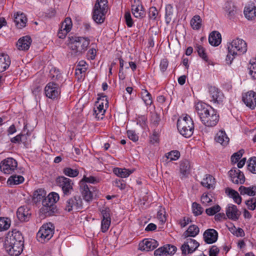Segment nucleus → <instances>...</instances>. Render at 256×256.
<instances>
[{"mask_svg": "<svg viewBox=\"0 0 256 256\" xmlns=\"http://www.w3.org/2000/svg\"><path fill=\"white\" fill-rule=\"evenodd\" d=\"M218 120V114L214 110H212L210 112H209L206 116L201 120V122L206 126L213 127L217 124Z\"/></svg>", "mask_w": 256, "mask_h": 256, "instance_id": "nucleus-14", "label": "nucleus"}, {"mask_svg": "<svg viewBox=\"0 0 256 256\" xmlns=\"http://www.w3.org/2000/svg\"><path fill=\"white\" fill-rule=\"evenodd\" d=\"M190 162L188 160H182L180 164V170L182 177H187L190 174Z\"/></svg>", "mask_w": 256, "mask_h": 256, "instance_id": "nucleus-27", "label": "nucleus"}, {"mask_svg": "<svg viewBox=\"0 0 256 256\" xmlns=\"http://www.w3.org/2000/svg\"><path fill=\"white\" fill-rule=\"evenodd\" d=\"M24 181V178L22 176L14 175L11 176L8 180V183L10 185H18L22 183Z\"/></svg>", "mask_w": 256, "mask_h": 256, "instance_id": "nucleus-41", "label": "nucleus"}, {"mask_svg": "<svg viewBox=\"0 0 256 256\" xmlns=\"http://www.w3.org/2000/svg\"><path fill=\"white\" fill-rule=\"evenodd\" d=\"M166 156L170 160H176L180 156V153L178 150H172L166 154Z\"/></svg>", "mask_w": 256, "mask_h": 256, "instance_id": "nucleus-56", "label": "nucleus"}, {"mask_svg": "<svg viewBox=\"0 0 256 256\" xmlns=\"http://www.w3.org/2000/svg\"><path fill=\"white\" fill-rule=\"evenodd\" d=\"M132 12L134 17L138 18H142L145 16V12L142 6H132Z\"/></svg>", "mask_w": 256, "mask_h": 256, "instance_id": "nucleus-36", "label": "nucleus"}, {"mask_svg": "<svg viewBox=\"0 0 256 256\" xmlns=\"http://www.w3.org/2000/svg\"><path fill=\"white\" fill-rule=\"evenodd\" d=\"M58 200V194L56 192H52L48 194V196L45 197L43 200H46L47 202H50L51 204H56V203Z\"/></svg>", "mask_w": 256, "mask_h": 256, "instance_id": "nucleus-46", "label": "nucleus"}, {"mask_svg": "<svg viewBox=\"0 0 256 256\" xmlns=\"http://www.w3.org/2000/svg\"><path fill=\"white\" fill-rule=\"evenodd\" d=\"M192 222L190 218L188 216H184L178 220V224L181 228H184L190 222Z\"/></svg>", "mask_w": 256, "mask_h": 256, "instance_id": "nucleus-64", "label": "nucleus"}, {"mask_svg": "<svg viewBox=\"0 0 256 256\" xmlns=\"http://www.w3.org/2000/svg\"><path fill=\"white\" fill-rule=\"evenodd\" d=\"M194 122L188 114L180 118L177 120V128H194Z\"/></svg>", "mask_w": 256, "mask_h": 256, "instance_id": "nucleus-19", "label": "nucleus"}, {"mask_svg": "<svg viewBox=\"0 0 256 256\" xmlns=\"http://www.w3.org/2000/svg\"><path fill=\"white\" fill-rule=\"evenodd\" d=\"M246 204L250 210H254L256 208V198H252L250 200L246 201Z\"/></svg>", "mask_w": 256, "mask_h": 256, "instance_id": "nucleus-63", "label": "nucleus"}, {"mask_svg": "<svg viewBox=\"0 0 256 256\" xmlns=\"http://www.w3.org/2000/svg\"><path fill=\"white\" fill-rule=\"evenodd\" d=\"M10 60L9 56L4 54H0V72L5 71L10 66Z\"/></svg>", "mask_w": 256, "mask_h": 256, "instance_id": "nucleus-31", "label": "nucleus"}, {"mask_svg": "<svg viewBox=\"0 0 256 256\" xmlns=\"http://www.w3.org/2000/svg\"><path fill=\"white\" fill-rule=\"evenodd\" d=\"M202 20L198 15L194 16L190 20V25L194 30H198L202 26Z\"/></svg>", "mask_w": 256, "mask_h": 256, "instance_id": "nucleus-40", "label": "nucleus"}, {"mask_svg": "<svg viewBox=\"0 0 256 256\" xmlns=\"http://www.w3.org/2000/svg\"><path fill=\"white\" fill-rule=\"evenodd\" d=\"M24 246V242L20 244V246L16 248L15 245L12 246V248L9 249L10 248H5L6 252L11 256H18L23 251Z\"/></svg>", "mask_w": 256, "mask_h": 256, "instance_id": "nucleus-34", "label": "nucleus"}, {"mask_svg": "<svg viewBox=\"0 0 256 256\" xmlns=\"http://www.w3.org/2000/svg\"><path fill=\"white\" fill-rule=\"evenodd\" d=\"M32 40L29 36L20 38L16 43L18 48L20 50H27L29 49Z\"/></svg>", "mask_w": 256, "mask_h": 256, "instance_id": "nucleus-23", "label": "nucleus"}, {"mask_svg": "<svg viewBox=\"0 0 256 256\" xmlns=\"http://www.w3.org/2000/svg\"><path fill=\"white\" fill-rule=\"evenodd\" d=\"M110 210L109 208H105L101 212L102 219L101 222V230L106 232L108 230L111 223Z\"/></svg>", "mask_w": 256, "mask_h": 256, "instance_id": "nucleus-16", "label": "nucleus"}, {"mask_svg": "<svg viewBox=\"0 0 256 256\" xmlns=\"http://www.w3.org/2000/svg\"><path fill=\"white\" fill-rule=\"evenodd\" d=\"M173 15V7L170 4H167L166 6L165 19L167 24H169L172 20Z\"/></svg>", "mask_w": 256, "mask_h": 256, "instance_id": "nucleus-43", "label": "nucleus"}, {"mask_svg": "<svg viewBox=\"0 0 256 256\" xmlns=\"http://www.w3.org/2000/svg\"><path fill=\"white\" fill-rule=\"evenodd\" d=\"M194 129H178L180 134L186 138L190 137L194 132Z\"/></svg>", "mask_w": 256, "mask_h": 256, "instance_id": "nucleus-60", "label": "nucleus"}, {"mask_svg": "<svg viewBox=\"0 0 256 256\" xmlns=\"http://www.w3.org/2000/svg\"><path fill=\"white\" fill-rule=\"evenodd\" d=\"M238 191L242 195L248 194L250 196H254L256 194V186H252L246 188L242 186L239 188Z\"/></svg>", "mask_w": 256, "mask_h": 256, "instance_id": "nucleus-37", "label": "nucleus"}, {"mask_svg": "<svg viewBox=\"0 0 256 256\" xmlns=\"http://www.w3.org/2000/svg\"><path fill=\"white\" fill-rule=\"evenodd\" d=\"M17 217L22 222L28 221L30 216V210L27 207L20 206L16 212Z\"/></svg>", "mask_w": 256, "mask_h": 256, "instance_id": "nucleus-26", "label": "nucleus"}, {"mask_svg": "<svg viewBox=\"0 0 256 256\" xmlns=\"http://www.w3.org/2000/svg\"><path fill=\"white\" fill-rule=\"evenodd\" d=\"M221 210L220 206L218 205H215L206 210V212L208 216H213L218 212Z\"/></svg>", "mask_w": 256, "mask_h": 256, "instance_id": "nucleus-50", "label": "nucleus"}, {"mask_svg": "<svg viewBox=\"0 0 256 256\" xmlns=\"http://www.w3.org/2000/svg\"><path fill=\"white\" fill-rule=\"evenodd\" d=\"M137 125L142 128L147 126V118L144 116H138L136 120Z\"/></svg>", "mask_w": 256, "mask_h": 256, "instance_id": "nucleus-58", "label": "nucleus"}, {"mask_svg": "<svg viewBox=\"0 0 256 256\" xmlns=\"http://www.w3.org/2000/svg\"><path fill=\"white\" fill-rule=\"evenodd\" d=\"M232 182L236 184H243L245 182L244 174L236 168H233L228 172Z\"/></svg>", "mask_w": 256, "mask_h": 256, "instance_id": "nucleus-12", "label": "nucleus"}, {"mask_svg": "<svg viewBox=\"0 0 256 256\" xmlns=\"http://www.w3.org/2000/svg\"><path fill=\"white\" fill-rule=\"evenodd\" d=\"M200 184L208 189H214L215 187V178L210 174H206Z\"/></svg>", "mask_w": 256, "mask_h": 256, "instance_id": "nucleus-28", "label": "nucleus"}, {"mask_svg": "<svg viewBox=\"0 0 256 256\" xmlns=\"http://www.w3.org/2000/svg\"><path fill=\"white\" fill-rule=\"evenodd\" d=\"M18 162L12 158H8L2 160L0 163V170L6 174L12 173L17 168Z\"/></svg>", "mask_w": 256, "mask_h": 256, "instance_id": "nucleus-9", "label": "nucleus"}, {"mask_svg": "<svg viewBox=\"0 0 256 256\" xmlns=\"http://www.w3.org/2000/svg\"><path fill=\"white\" fill-rule=\"evenodd\" d=\"M54 230V226L52 223L44 224L36 234L38 240L41 243L48 242L53 236Z\"/></svg>", "mask_w": 256, "mask_h": 256, "instance_id": "nucleus-4", "label": "nucleus"}, {"mask_svg": "<svg viewBox=\"0 0 256 256\" xmlns=\"http://www.w3.org/2000/svg\"><path fill=\"white\" fill-rule=\"evenodd\" d=\"M248 169L251 172L256 174V157L254 156L250 159Z\"/></svg>", "mask_w": 256, "mask_h": 256, "instance_id": "nucleus-49", "label": "nucleus"}, {"mask_svg": "<svg viewBox=\"0 0 256 256\" xmlns=\"http://www.w3.org/2000/svg\"><path fill=\"white\" fill-rule=\"evenodd\" d=\"M212 196L211 194L204 192V193L200 198V201L202 204L204 206H209L212 204Z\"/></svg>", "mask_w": 256, "mask_h": 256, "instance_id": "nucleus-42", "label": "nucleus"}, {"mask_svg": "<svg viewBox=\"0 0 256 256\" xmlns=\"http://www.w3.org/2000/svg\"><path fill=\"white\" fill-rule=\"evenodd\" d=\"M228 48L232 56L241 55L246 52L247 44L243 40L237 38L229 44Z\"/></svg>", "mask_w": 256, "mask_h": 256, "instance_id": "nucleus-5", "label": "nucleus"}, {"mask_svg": "<svg viewBox=\"0 0 256 256\" xmlns=\"http://www.w3.org/2000/svg\"><path fill=\"white\" fill-rule=\"evenodd\" d=\"M242 101L246 105L252 109L256 106V93L250 90L242 95Z\"/></svg>", "mask_w": 256, "mask_h": 256, "instance_id": "nucleus-18", "label": "nucleus"}, {"mask_svg": "<svg viewBox=\"0 0 256 256\" xmlns=\"http://www.w3.org/2000/svg\"><path fill=\"white\" fill-rule=\"evenodd\" d=\"M42 207L40 209V213L44 216H49L53 215L56 211V205L47 202L46 200H42Z\"/></svg>", "mask_w": 256, "mask_h": 256, "instance_id": "nucleus-17", "label": "nucleus"}, {"mask_svg": "<svg viewBox=\"0 0 256 256\" xmlns=\"http://www.w3.org/2000/svg\"><path fill=\"white\" fill-rule=\"evenodd\" d=\"M127 134L128 138L133 142H136L138 140V135L132 130H128L127 131Z\"/></svg>", "mask_w": 256, "mask_h": 256, "instance_id": "nucleus-61", "label": "nucleus"}, {"mask_svg": "<svg viewBox=\"0 0 256 256\" xmlns=\"http://www.w3.org/2000/svg\"><path fill=\"white\" fill-rule=\"evenodd\" d=\"M222 41L220 34L216 31L210 33L208 38L209 43L213 46H218Z\"/></svg>", "mask_w": 256, "mask_h": 256, "instance_id": "nucleus-30", "label": "nucleus"}, {"mask_svg": "<svg viewBox=\"0 0 256 256\" xmlns=\"http://www.w3.org/2000/svg\"><path fill=\"white\" fill-rule=\"evenodd\" d=\"M68 46L72 55L78 56L82 55L87 50L90 43L88 37L72 36L69 38Z\"/></svg>", "mask_w": 256, "mask_h": 256, "instance_id": "nucleus-1", "label": "nucleus"}, {"mask_svg": "<svg viewBox=\"0 0 256 256\" xmlns=\"http://www.w3.org/2000/svg\"><path fill=\"white\" fill-rule=\"evenodd\" d=\"M56 182L61 188L64 195H70L73 190L74 183L72 180L64 176H58Z\"/></svg>", "mask_w": 256, "mask_h": 256, "instance_id": "nucleus-8", "label": "nucleus"}, {"mask_svg": "<svg viewBox=\"0 0 256 256\" xmlns=\"http://www.w3.org/2000/svg\"><path fill=\"white\" fill-rule=\"evenodd\" d=\"M196 110L200 120L203 119L212 110V106L202 102H199L195 105Z\"/></svg>", "mask_w": 256, "mask_h": 256, "instance_id": "nucleus-15", "label": "nucleus"}, {"mask_svg": "<svg viewBox=\"0 0 256 256\" xmlns=\"http://www.w3.org/2000/svg\"><path fill=\"white\" fill-rule=\"evenodd\" d=\"M244 151L243 150H239L238 152H235L231 156V162L233 164L238 162L239 160L242 156Z\"/></svg>", "mask_w": 256, "mask_h": 256, "instance_id": "nucleus-59", "label": "nucleus"}, {"mask_svg": "<svg viewBox=\"0 0 256 256\" xmlns=\"http://www.w3.org/2000/svg\"><path fill=\"white\" fill-rule=\"evenodd\" d=\"M124 18L127 26L129 28L132 27L133 26L134 22L130 12H125Z\"/></svg>", "mask_w": 256, "mask_h": 256, "instance_id": "nucleus-62", "label": "nucleus"}, {"mask_svg": "<svg viewBox=\"0 0 256 256\" xmlns=\"http://www.w3.org/2000/svg\"><path fill=\"white\" fill-rule=\"evenodd\" d=\"M44 92L48 98L54 100L57 99L61 92L60 85L56 82H50L45 86Z\"/></svg>", "mask_w": 256, "mask_h": 256, "instance_id": "nucleus-7", "label": "nucleus"}, {"mask_svg": "<svg viewBox=\"0 0 256 256\" xmlns=\"http://www.w3.org/2000/svg\"><path fill=\"white\" fill-rule=\"evenodd\" d=\"M113 172L117 176L124 178L128 177L132 173V171L128 169L118 168H114Z\"/></svg>", "mask_w": 256, "mask_h": 256, "instance_id": "nucleus-38", "label": "nucleus"}, {"mask_svg": "<svg viewBox=\"0 0 256 256\" xmlns=\"http://www.w3.org/2000/svg\"><path fill=\"white\" fill-rule=\"evenodd\" d=\"M240 214L236 206L229 204L226 209V215L228 218L233 220H236Z\"/></svg>", "mask_w": 256, "mask_h": 256, "instance_id": "nucleus-21", "label": "nucleus"}, {"mask_svg": "<svg viewBox=\"0 0 256 256\" xmlns=\"http://www.w3.org/2000/svg\"><path fill=\"white\" fill-rule=\"evenodd\" d=\"M62 172L66 176L70 178H75L79 174V171L78 169H73L69 167L64 168Z\"/></svg>", "mask_w": 256, "mask_h": 256, "instance_id": "nucleus-44", "label": "nucleus"}, {"mask_svg": "<svg viewBox=\"0 0 256 256\" xmlns=\"http://www.w3.org/2000/svg\"><path fill=\"white\" fill-rule=\"evenodd\" d=\"M107 0H97L92 11V19L98 24L103 23L108 12Z\"/></svg>", "mask_w": 256, "mask_h": 256, "instance_id": "nucleus-2", "label": "nucleus"}, {"mask_svg": "<svg viewBox=\"0 0 256 256\" xmlns=\"http://www.w3.org/2000/svg\"><path fill=\"white\" fill-rule=\"evenodd\" d=\"M24 242L22 234L18 231L9 232L6 234L4 241V248H12V246L15 245L16 248L20 246V244Z\"/></svg>", "mask_w": 256, "mask_h": 256, "instance_id": "nucleus-3", "label": "nucleus"}, {"mask_svg": "<svg viewBox=\"0 0 256 256\" xmlns=\"http://www.w3.org/2000/svg\"><path fill=\"white\" fill-rule=\"evenodd\" d=\"M142 99L146 106H150L152 103V95L146 89H142L141 92Z\"/></svg>", "mask_w": 256, "mask_h": 256, "instance_id": "nucleus-39", "label": "nucleus"}, {"mask_svg": "<svg viewBox=\"0 0 256 256\" xmlns=\"http://www.w3.org/2000/svg\"><path fill=\"white\" fill-rule=\"evenodd\" d=\"M82 208V201L80 196H74L69 198L66 202L64 210L68 212Z\"/></svg>", "mask_w": 256, "mask_h": 256, "instance_id": "nucleus-10", "label": "nucleus"}, {"mask_svg": "<svg viewBox=\"0 0 256 256\" xmlns=\"http://www.w3.org/2000/svg\"><path fill=\"white\" fill-rule=\"evenodd\" d=\"M192 208L193 214L195 216L202 214L204 211V208L201 205L196 202L192 204Z\"/></svg>", "mask_w": 256, "mask_h": 256, "instance_id": "nucleus-47", "label": "nucleus"}, {"mask_svg": "<svg viewBox=\"0 0 256 256\" xmlns=\"http://www.w3.org/2000/svg\"><path fill=\"white\" fill-rule=\"evenodd\" d=\"M199 232V228L195 224H192L188 228L187 230L183 233L182 236L184 238L195 237L198 234Z\"/></svg>", "mask_w": 256, "mask_h": 256, "instance_id": "nucleus-29", "label": "nucleus"}, {"mask_svg": "<svg viewBox=\"0 0 256 256\" xmlns=\"http://www.w3.org/2000/svg\"><path fill=\"white\" fill-rule=\"evenodd\" d=\"M244 14L248 20H252L256 17V7L254 4H252L246 6Z\"/></svg>", "mask_w": 256, "mask_h": 256, "instance_id": "nucleus-33", "label": "nucleus"}, {"mask_svg": "<svg viewBox=\"0 0 256 256\" xmlns=\"http://www.w3.org/2000/svg\"><path fill=\"white\" fill-rule=\"evenodd\" d=\"M108 104V102L106 96L104 95L98 98V100L96 102V108H94V115L97 120L103 118Z\"/></svg>", "mask_w": 256, "mask_h": 256, "instance_id": "nucleus-6", "label": "nucleus"}, {"mask_svg": "<svg viewBox=\"0 0 256 256\" xmlns=\"http://www.w3.org/2000/svg\"><path fill=\"white\" fill-rule=\"evenodd\" d=\"M88 64L84 60H80L76 66V74H78V72L82 74L85 73L88 69Z\"/></svg>", "mask_w": 256, "mask_h": 256, "instance_id": "nucleus-45", "label": "nucleus"}, {"mask_svg": "<svg viewBox=\"0 0 256 256\" xmlns=\"http://www.w3.org/2000/svg\"><path fill=\"white\" fill-rule=\"evenodd\" d=\"M209 93L214 102L220 103L222 102L224 98L223 94L215 86H210L209 88Z\"/></svg>", "mask_w": 256, "mask_h": 256, "instance_id": "nucleus-24", "label": "nucleus"}, {"mask_svg": "<svg viewBox=\"0 0 256 256\" xmlns=\"http://www.w3.org/2000/svg\"><path fill=\"white\" fill-rule=\"evenodd\" d=\"M250 64L251 65L249 68V74L254 79L256 80V59L250 60Z\"/></svg>", "mask_w": 256, "mask_h": 256, "instance_id": "nucleus-52", "label": "nucleus"}, {"mask_svg": "<svg viewBox=\"0 0 256 256\" xmlns=\"http://www.w3.org/2000/svg\"><path fill=\"white\" fill-rule=\"evenodd\" d=\"M160 120V116L156 112H154L151 115L150 123L152 126L157 127Z\"/></svg>", "mask_w": 256, "mask_h": 256, "instance_id": "nucleus-51", "label": "nucleus"}, {"mask_svg": "<svg viewBox=\"0 0 256 256\" xmlns=\"http://www.w3.org/2000/svg\"><path fill=\"white\" fill-rule=\"evenodd\" d=\"M158 246V242L154 239H144L140 244V249L146 252L152 250Z\"/></svg>", "mask_w": 256, "mask_h": 256, "instance_id": "nucleus-22", "label": "nucleus"}, {"mask_svg": "<svg viewBox=\"0 0 256 256\" xmlns=\"http://www.w3.org/2000/svg\"><path fill=\"white\" fill-rule=\"evenodd\" d=\"M158 12L156 7L152 6L150 8L148 12V17L152 20H156L158 18Z\"/></svg>", "mask_w": 256, "mask_h": 256, "instance_id": "nucleus-55", "label": "nucleus"}, {"mask_svg": "<svg viewBox=\"0 0 256 256\" xmlns=\"http://www.w3.org/2000/svg\"><path fill=\"white\" fill-rule=\"evenodd\" d=\"M186 240L181 246L182 254H191L195 251L198 247L200 244L195 240L188 238H186Z\"/></svg>", "mask_w": 256, "mask_h": 256, "instance_id": "nucleus-11", "label": "nucleus"}, {"mask_svg": "<svg viewBox=\"0 0 256 256\" xmlns=\"http://www.w3.org/2000/svg\"><path fill=\"white\" fill-rule=\"evenodd\" d=\"M46 197V192L42 188H39L35 190L33 194L32 200L35 203L40 202Z\"/></svg>", "mask_w": 256, "mask_h": 256, "instance_id": "nucleus-35", "label": "nucleus"}, {"mask_svg": "<svg viewBox=\"0 0 256 256\" xmlns=\"http://www.w3.org/2000/svg\"><path fill=\"white\" fill-rule=\"evenodd\" d=\"M10 226V220L8 218H0V231L8 230Z\"/></svg>", "mask_w": 256, "mask_h": 256, "instance_id": "nucleus-48", "label": "nucleus"}, {"mask_svg": "<svg viewBox=\"0 0 256 256\" xmlns=\"http://www.w3.org/2000/svg\"><path fill=\"white\" fill-rule=\"evenodd\" d=\"M14 22L18 28H22L26 26L27 18L25 14L21 12H17L14 16Z\"/></svg>", "mask_w": 256, "mask_h": 256, "instance_id": "nucleus-25", "label": "nucleus"}, {"mask_svg": "<svg viewBox=\"0 0 256 256\" xmlns=\"http://www.w3.org/2000/svg\"><path fill=\"white\" fill-rule=\"evenodd\" d=\"M196 50L198 54V56L202 58L204 60L207 62L208 60V58L206 54V53L205 49L200 45L196 46Z\"/></svg>", "mask_w": 256, "mask_h": 256, "instance_id": "nucleus-57", "label": "nucleus"}, {"mask_svg": "<svg viewBox=\"0 0 256 256\" xmlns=\"http://www.w3.org/2000/svg\"><path fill=\"white\" fill-rule=\"evenodd\" d=\"M214 140L216 142L223 146L227 145L230 140V139L226 134V132L222 130H219V132L216 134Z\"/></svg>", "mask_w": 256, "mask_h": 256, "instance_id": "nucleus-32", "label": "nucleus"}, {"mask_svg": "<svg viewBox=\"0 0 256 256\" xmlns=\"http://www.w3.org/2000/svg\"><path fill=\"white\" fill-rule=\"evenodd\" d=\"M62 28L70 32L72 28V22L70 18H66L62 24Z\"/></svg>", "mask_w": 256, "mask_h": 256, "instance_id": "nucleus-54", "label": "nucleus"}, {"mask_svg": "<svg viewBox=\"0 0 256 256\" xmlns=\"http://www.w3.org/2000/svg\"><path fill=\"white\" fill-rule=\"evenodd\" d=\"M203 236L204 242L206 244H212L217 240L218 233L215 230L210 228L206 230L204 232Z\"/></svg>", "mask_w": 256, "mask_h": 256, "instance_id": "nucleus-20", "label": "nucleus"}, {"mask_svg": "<svg viewBox=\"0 0 256 256\" xmlns=\"http://www.w3.org/2000/svg\"><path fill=\"white\" fill-rule=\"evenodd\" d=\"M159 136H160V131L158 129L156 130L155 129L152 134L150 137V142L151 144H154L155 143H158L159 142Z\"/></svg>", "mask_w": 256, "mask_h": 256, "instance_id": "nucleus-53", "label": "nucleus"}, {"mask_svg": "<svg viewBox=\"0 0 256 256\" xmlns=\"http://www.w3.org/2000/svg\"><path fill=\"white\" fill-rule=\"evenodd\" d=\"M80 190L83 196L84 199L86 202L91 201L93 198V191L94 188L91 186L83 182H80Z\"/></svg>", "mask_w": 256, "mask_h": 256, "instance_id": "nucleus-13", "label": "nucleus"}]
</instances>
